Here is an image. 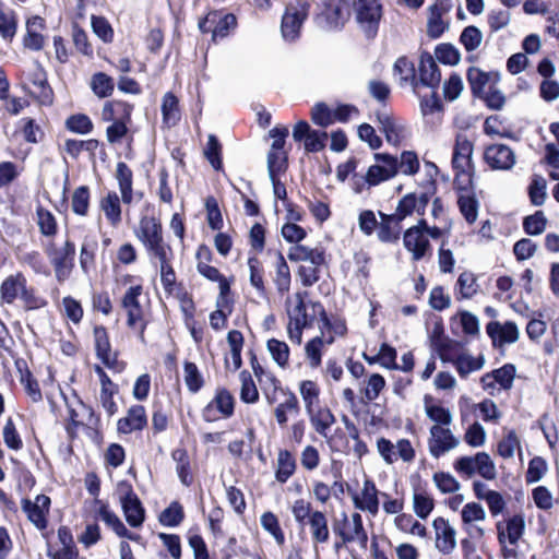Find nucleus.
<instances>
[{
  "label": "nucleus",
  "mask_w": 559,
  "mask_h": 559,
  "mask_svg": "<svg viewBox=\"0 0 559 559\" xmlns=\"http://www.w3.org/2000/svg\"><path fill=\"white\" fill-rule=\"evenodd\" d=\"M474 143L464 133H457L453 146L452 167L455 170V185L460 190L472 185L476 173L473 162Z\"/></svg>",
  "instance_id": "nucleus-1"
},
{
  "label": "nucleus",
  "mask_w": 559,
  "mask_h": 559,
  "mask_svg": "<svg viewBox=\"0 0 559 559\" xmlns=\"http://www.w3.org/2000/svg\"><path fill=\"white\" fill-rule=\"evenodd\" d=\"M454 469L466 478L473 477L476 473L487 480H493L497 477L496 465L486 452L459 457L454 462Z\"/></svg>",
  "instance_id": "nucleus-2"
},
{
  "label": "nucleus",
  "mask_w": 559,
  "mask_h": 559,
  "mask_svg": "<svg viewBox=\"0 0 559 559\" xmlns=\"http://www.w3.org/2000/svg\"><path fill=\"white\" fill-rule=\"evenodd\" d=\"M354 8L360 31L367 39H373L382 17V4L379 0H357Z\"/></svg>",
  "instance_id": "nucleus-3"
},
{
  "label": "nucleus",
  "mask_w": 559,
  "mask_h": 559,
  "mask_svg": "<svg viewBox=\"0 0 559 559\" xmlns=\"http://www.w3.org/2000/svg\"><path fill=\"white\" fill-rule=\"evenodd\" d=\"M323 11L317 16V23L325 31H340L350 16L348 0H322Z\"/></svg>",
  "instance_id": "nucleus-4"
},
{
  "label": "nucleus",
  "mask_w": 559,
  "mask_h": 559,
  "mask_svg": "<svg viewBox=\"0 0 559 559\" xmlns=\"http://www.w3.org/2000/svg\"><path fill=\"white\" fill-rule=\"evenodd\" d=\"M46 253L55 270L56 278L59 282L67 280L74 266L75 245L70 239H67L63 247L57 248L50 243L46 248Z\"/></svg>",
  "instance_id": "nucleus-5"
},
{
  "label": "nucleus",
  "mask_w": 559,
  "mask_h": 559,
  "mask_svg": "<svg viewBox=\"0 0 559 559\" xmlns=\"http://www.w3.org/2000/svg\"><path fill=\"white\" fill-rule=\"evenodd\" d=\"M310 9L307 0H296L286 7L282 17L281 31L286 40H295L299 36L300 27L306 20Z\"/></svg>",
  "instance_id": "nucleus-6"
},
{
  "label": "nucleus",
  "mask_w": 559,
  "mask_h": 559,
  "mask_svg": "<svg viewBox=\"0 0 559 559\" xmlns=\"http://www.w3.org/2000/svg\"><path fill=\"white\" fill-rule=\"evenodd\" d=\"M373 158L376 164L371 165L365 175L367 185L377 186L393 178L399 173V159L395 156L386 153H376Z\"/></svg>",
  "instance_id": "nucleus-7"
},
{
  "label": "nucleus",
  "mask_w": 559,
  "mask_h": 559,
  "mask_svg": "<svg viewBox=\"0 0 559 559\" xmlns=\"http://www.w3.org/2000/svg\"><path fill=\"white\" fill-rule=\"evenodd\" d=\"M121 490L124 493L120 498L121 507L123 510V514L126 516V521L132 527H139L143 524L145 518V510L133 491L132 486L127 481H121L119 484Z\"/></svg>",
  "instance_id": "nucleus-8"
},
{
  "label": "nucleus",
  "mask_w": 559,
  "mask_h": 559,
  "mask_svg": "<svg viewBox=\"0 0 559 559\" xmlns=\"http://www.w3.org/2000/svg\"><path fill=\"white\" fill-rule=\"evenodd\" d=\"M235 397L225 388H218L216 390L214 399L203 408L202 417L205 421L212 423L218 417L216 412L224 418H229L234 415Z\"/></svg>",
  "instance_id": "nucleus-9"
},
{
  "label": "nucleus",
  "mask_w": 559,
  "mask_h": 559,
  "mask_svg": "<svg viewBox=\"0 0 559 559\" xmlns=\"http://www.w3.org/2000/svg\"><path fill=\"white\" fill-rule=\"evenodd\" d=\"M440 81L441 73L433 57L427 51L421 52L418 64V76L416 75V82L412 85L414 92H416L419 86L436 90Z\"/></svg>",
  "instance_id": "nucleus-10"
},
{
  "label": "nucleus",
  "mask_w": 559,
  "mask_h": 559,
  "mask_svg": "<svg viewBox=\"0 0 559 559\" xmlns=\"http://www.w3.org/2000/svg\"><path fill=\"white\" fill-rule=\"evenodd\" d=\"M141 294L142 286L136 285L129 287L122 297L121 305L127 310V324L129 328H135L138 323H141L140 338L144 341L145 323H143V311L139 301Z\"/></svg>",
  "instance_id": "nucleus-11"
},
{
  "label": "nucleus",
  "mask_w": 559,
  "mask_h": 559,
  "mask_svg": "<svg viewBox=\"0 0 559 559\" xmlns=\"http://www.w3.org/2000/svg\"><path fill=\"white\" fill-rule=\"evenodd\" d=\"M457 445L459 440L453 436L449 428H444L440 425H433L430 428L428 448L433 457L438 459Z\"/></svg>",
  "instance_id": "nucleus-12"
},
{
  "label": "nucleus",
  "mask_w": 559,
  "mask_h": 559,
  "mask_svg": "<svg viewBox=\"0 0 559 559\" xmlns=\"http://www.w3.org/2000/svg\"><path fill=\"white\" fill-rule=\"evenodd\" d=\"M50 508V498L46 495L36 496L34 501L29 499L22 500V510L26 513L27 519L38 528L47 527V514Z\"/></svg>",
  "instance_id": "nucleus-13"
},
{
  "label": "nucleus",
  "mask_w": 559,
  "mask_h": 559,
  "mask_svg": "<svg viewBox=\"0 0 559 559\" xmlns=\"http://www.w3.org/2000/svg\"><path fill=\"white\" fill-rule=\"evenodd\" d=\"M484 159L492 169L509 170L515 164V154L506 144H491L486 147Z\"/></svg>",
  "instance_id": "nucleus-14"
},
{
  "label": "nucleus",
  "mask_w": 559,
  "mask_h": 559,
  "mask_svg": "<svg viewBox=\"0 0 559 559\" xmlns=\"http://www.w3.org/2000/svg\"><path fill=\"white\" fill-rule=\"evenodd\" d=\"M432 526L436 531L437 549L444 555L451 554L456 547L455 530L443 518L435 519Z\"/></svg>",
  "instance_id": "nucleus-15"
},
{
  "label": "nucleus",
  "mask_w": 559,
  "mask_h": 559,
  "mask_svg": "<svg viewBox=\"0 0 559 559\" xmlns=\"http://www.w3.org/2000/svg\"><path fill=\"white\" fill-rule=\"evenodd\" d=\"M429 338L432 349L438 354L441 360H453L452 355L456 348V343L444 335L443 325L441 323L435 324Z\"/></svg>",
  "instance_id": "nucleus-16"
},
{
  "label": "nucleus",
  "mask_w": 559,
  "mask_h": 559,
  "mask_svg": "<svg viewBox=\"0 0 559 559\" xmlns=\"http://www.w3.org/2000/svg\"><path fill=\"white\" fill-rule=\"evenodd\" d=\"M136 237L145 248L151 245H156V242H162L164 238L160 222L155 217H143L140 221Z\"/></svg>",
  "instance_id": "nucleus-17"
},
{
  "label": "nucleus",
  "mask_w": 559,
  "mask_h": 559,
  "mask_svg": "<svg viewBox=\"0 0 559 559\" xmlns=\"http://www.w3.org/2000/svg\"><path fill=\"white\" fill-rule=\"evenodd\" d=\"M404 247L412 252L413 260L419 261L430 249V242L426 235L419 233L417 228H408L403 237Z\"/></svg>",
  "instance_id": "nucleus-18"
},
{
  "label": "nucleus",
  "mask_w": 559,
  "mask_h": 559,
  "mask_svg": "<svg viewBox=\"0 0 559 559\" xmlns=\"http://www.w3.org/2000/svg\"><path fill=\"white\" fill-rule=\"evenodd\" d=\"M147 424L145 408L142 405H133L129 408L126 417L120 418L117 424L120 433H131L134 430H142Z\"/></svg>",
  "instance_id": "nucleus-19"
},
{
  "label": "nucleus",
  "mask_w": 559,
  "mask_h": 559,
  "mask_svg": "<svg viewBox=\"0 0 559 559\" xmlns=\"http://www.w3.org/2000/svg\"><path fill=\"white\" fill-rule=\"evenodd\" d=\"M355 508L369 511L371 514H377L379 510L378 489L374 483L370 479L364 481L361 497L355 495L353 497Z\"/></svg>",
  "instance_id": "nucleus-20"
},
{
  "label": "nucleus",
  "mask_w": 559,
  "mask_h": 559,
  "mask_svg": "<svg viewBox=\"0 0 559 559\" xmlns=\"http://www.w3.org/2000/svg\"><path fill=\"white\" fill-rule=\"evenodd\" d=\"M287 257L293 262L325 263L324 250L319 247L310 248L304 245H295L289 248Z\"/></svg>",
  "instance_id": "nucleus-21"
},
{
  "label": "nucleus",
  "mask_w": 559,
  "mask_h": 559,
  "mask_svg": "<svg viewBox=\"0 0 559 559\" xmlns=\"http://www.w3.org/2000/svg\"><path fill=\"white\" fill-rule=\"evenodd\" d=\"M377 120L379 122V129L384 133L385 139L393 145H399L405 128L395 122L393 117L386 111H377Z\"/></svg>",
  "instance_id": "nucleus-22"
},
{
  "label": "nucleus",
  "mask_w": 559,
  "mask_h": 559,
  "mask_svg": "<svg viewBox=\"0 0 559 559\" xmlns=\"http://www.w3.org/2000/svg\"><path fill=\"white\" fill-rule=\"evenodd\" d=\"M487 334L495 343L499 336L500 343H515L519 340V329L514 322L508 321L500 324L497 321L489 322L486 326Z\"/></svg>",
  "instance_id": "nucleus-23"
},
{
  "label": "nucleus",
  "mask_w": 559,
  "mask_h": 559,
  "mask_svg": "<svg viewBox=\"0 0 559 559\" xmlns=\"http://www.w3.org/2000/svg\"><path fill=\"white\" fill-rule=\"evenodd\" d=\"M27 281L22 273L8 276L0 286V298L2 302L11 305L20 297Z\"/></svg>",
  "instance_id": "nucleus-24"
},
{
  "label": "nucleus",
  "mask_w": 559,
  "mask_h": 559,
  "mask_svg": "<svg viewBox=\"0 0 559 559\" xmlns=\"http://www.w3.org/2000/svg\"><path fill=\"white\" fill-rule=\"evenodd\" d=\"M133 106L122 100L107 102L102 110V119L104 121L118 120L130 122Z\"/></svg>",
  "instance_id": "nucleus-25"
},
{
  "label": "nucleus",
  "mask_w": 559,
  "mask_h": 559,
  "mask_svg": "<svg viewBox=\"0 0 559 559\" xmlns=\"http://www.w3.org/2000/svg\"><path fill=\"white\" fill-rule=\"evenodd\" d=\"M116 179L118 181L119 190L121 192L122 202L124 204H130L133 200V173L124 162H119L117 164Z\"/></svg>",
  "instance_id": "nucleus-26"
},
{
  "label": "nucleus",
  "mask_w": 559,
  "mask_h": 559,
  "mask_svg": "<svg viewBox=\"0 0 559 559\" xmlns=\"http://www.w3.org/2000/svg\"><path fill=\"white\" fill-rule=\"evenodd\" d=\"M312 540L316 544H325L330 538L328 518L321 511H313L308 520Z\"/></svg>",
  "instance_id": "nucleus-27"
},
{
  "label": "nucleus",
  "mask_w": 559,
  "mask_h": 559,
  "mask_svg": "<svg viewBox=\"0 0 559 559\" xmlns=\"http://www.w3.org/2000/svg\"><path fill=\"white\" fill-rule=\"evenodd\" d=\"M99 207L111 226L116 227L121 223L120 199L115 191H109L100 200Z\"/></svg>",
  "instance_id": "nucleus-28"
},
{
  "label": "nucleus",
  "mask_w": 559,
  "mask_h": 559,
  "mask_svg": "<svg viewBox=\"0 0 559 559\" xmlns=\"http://www.w3.org/2000/svg\"><path fill=\"white\" fill-rule=\"evenodd\" d=\"M297 467L296 459L288 450H280L277 454V465L275 479L285 484L295 473Z\"/></svg>",
  "instance_id": "nucleus-29"
},
{
  "label": "nucleus",
  "mask_w": 559,
  "mask_h": 559,
  "mask_svg": "<svg viewBox=\"0 0 559 559\" xmlns=\"http://www.w3.org/2000/svg\"><path fill=\"white\" fill-rule=\"evenodd\" d=\"M311 425L314 430L322 437H326L328 430L336 421L335 416L328 407H320L308 413Z\"/></svg>",
  "instance_id": "nucleus-30"
},
{
  "label": "nucleus",
  "mask_w": 559,
  "mask_h": 559,
  "mask_svg": "<svg viewBox=\"0 0 559 559\" xmlns=\"http://www.w3.org/2000/svg\"><path fill=\"white\" fill-rule=\"evenodd\" d=\"M496 81L499 79L498 73L484 72L478 68L472 67L467 70V81L471 86V92L475 97H483L485 86L491 79Z\"/></svg>",
  "instance_id": "nucleus-31"
},
{
  "label": "nucleus",
  "mask_w": 559,
  "mask_h": 559,
  "mask_svg": "<svg viewBox=\"0 0 559 559\" xmlns=\"http://www.w3.org/2000/svg\"><path fill=\"white\" fill-rule=\"evenodd\" d=\"M282 393L286 396V400L278 404L274 411L276 421L280 426L284 427L287 424V412L298 414L299 402L297 396L289 390H282Z\"/></svg>",
  "instance_id": "nucleus-32"
},
{
  "label": "nucleus",
  "mask_w": 559,
  "mask_h": 559,
  "mask_svg": "<svg viewBox=\"0 0 559 559\" xmlns=\"http://www.w3.org/2000/svg\"><path fill=\"white\" fill-rule=\"evenodd\" d=\"M274 284L278 293L284 294L290 288V270L281 252L276 253Z\"/></svg>",
  "instance_id": "nucleus-33"
},
{
  "label": "nucleus",
  "mask_w": 559,
  "mask_h": 559,
  "mask_svg": "<svg viewBox=\"0 0 559 559\" xmlns=\"http://www.w3.org/2000/svg\"><path fill=\"white\" fill-rule=\"evenodd\" d=\"M162 115L163 122L168 127L175 126L180 119L178 98L170 92L163 96Z\"/></svg>",
  "instance_id": "nucleus-34"
},
{
  "label": "nucleus",
  "mask_w": 559,
  "mask_h": 559,
  "mask_svg": "<svg viewBox=\"0 0 559 559\" xmlns=\"http://www.w3.org/2000/svg\"><path fill=\"white\" fill-rule=\"evenodd\" d=\"M454 361L456 370L462 378H466L471 372L477 371L484 367V356L473 357L467 354H461Z\"/></svg>",
  "instance_id": "nucleus-35"
},
{
  "label": "nucleus",
  "mask_w": 559,
  "mask_h": 559,
  "mask_svg": "<svg viewBox=\"0 0 559 559\" xmlns=\"http://www.w3.org/2000/svg\"><path fill=\"white\" fill-rule=\"evenodd\" d=\"M183 379L191 393H198L204 385V378L198 366L191 361L183 364Z\"/></svg>",
  "instance_id": "nucleus-36"
},
{
  "label": "nucleus",
  "mask_w": 559,
  "mask_h": 559,
  "mask_svg": "<svg viewBox=\"0 0 559 559\" xmlns=\"http://www.w3.org/2000/svg\"><path fill=\"white\" fill-rule=\"evenodd\" d=\"M506 532V540L511 545H516L518 542L522 538L525 532V520L523 514H515L508 519L507 525L504 528Z\"/></svg>",
  "instance_id": "nucleus-37"
},
{
  "label": "nucleus",
  "mask_w": 559,
  "mask_h": 559,
  "mask_svg": "<svg viewBox=\"0 0 559 559\" xmlns=\"http://www.w3.org/2000/svg\"><path fill=\"white\" fill-rule=\"evenodd\" d=\"M241 382L240 388V400L247 404H253L259 400V391L254 381L252 380L251 373L247 370H242L239 373Z\"/></svg>",
  "instance_id": "nucleus-38"
},
{
  "label": "nucleus",
  "mask_w": 559,
  "mask_h": 559,
  "mask_svg": "<svg viewBox=\"0 0 559 559\" xmlns=\"http://www.w3.org/2000/svg\"><path fill=\"white\" fill-rule=\"evenodd\" d=\"M445 29V25L442 21V11L437 3L429 8V17L427 21V35L428 37L436 39L439 38Z\"/></svg>",
  "instance_id": "nucleus-39"
},
{
  "label": "nucleus",
  "mask_w": 559,
  "mask_h": 559,
  "mask_svg": "<svg viewBox=\"0 0 559 559\" xmlns=\"http://www.w3.org/2000/svg\"><path fill=\"white\" fill-rule=\"evenodd\" d=\"M299 391L305 403L306 413H311L312 409L319 406L318 385L311 380H305L300 383Z\"/></svg>",
  "instance_id": "nucleus-40"
},
{
  "label": "nucleus",
  "mask_w": 559,
  "mask_h": 559,
  "mask_svg": "<svg viewBox=\"0 0 559 559\" xmlns=\"http://www.w3.org/2000/svg\"><path fill=\"white\" fill-rule=\"evenodd\" d=\"M185 519V512L182 506L178 501H173L169 507H167L159 514V522L164 526L175 527L178 526Z\"/></svg>",
  "instance_id": "nucleus-41"
},
{
  "label": "nucleus",
  "mask_w": 559,
  "mask_h": 559,
  "mask_svg": "<svg viewBox=\"0 0 559 559\" xmlns=\"http://www.w3.org/2000/svg\"><path fill=\"white\" fill-rule=\"evenodd\" d=\"M382 222L379 225L378 238L382 242H395L400 238V224L395 219H388L389 215L380 213Z\"/></svg>",
  "instance_id": "nucleus-42"
},
{
  "label": "nucleus",
  "mask_w": 559,
  "mask_h": 559,
  "mask_svg": "<svg viewBox=\"0 0 559 559\" xmlns=\"http://www.w3.org/2000/svg\"><path fill=\"white\" fill-rule=\"evenodd\" d=\"M97 240L86 236L82 242L80 250V265L83 272L87 273L95 263V251L97 249Z\"/></svg>",
  "instance_id": "nucleus-43"
},
{
  "label": "nucleus",
  "mask_w": 559,
  "mask_h": 559,
  "mask_svg": "<svg viewBox=\"0 0 559 559\" xmlns=\"http://www.w3.org/2000/svg\"><path fill=\"white\" fill-rule=\"evenodd\" d=\"M394 74L400 76L401 84H411L416 82V69L412 61L406 57H400L393 67Z\"/></svg>",
  "instance_id": "nucleus-44"
},
{
  "label": "nucleus",
  "mask_w": 559,
  "mask_h": 559,
  "mask_svg": "<svg viewBox=\"0 0 559 559\" xmlns=\"http://www.w3.org/2000/svg\"><path fill=\"white\" fill-rule=\"evenodd\" d=\"M307 295V292L305 293H296L295 298L297 300V304L295 308L292 311H288L289 320L297 322L301 325L311 326L314 321L313 316H309L306 310V305L304 297Z\"/></svg>",
  "instance_id": "nucleus-45"
},
{
  "label": "nucleus",
  "mask_w": 559,
  "mask_h": 559,
  "mask_svg": "<svg viewBox=\"0 0 559 559\" xmlns=\"http://www.w3.org/2000/svg\"><path fill=\"white\" fill-rule=\"evenodd\" d=\"M90 206V189L87 186H80L73 191L71 198L72 211L80 216L87 215Z\"/></svg>",
  "instance_id": "nucleus-46"
},
{
  "label": "nucleus",
  "mask_w": 559,
  "mask_h": 559,
  "mask_svg": "<svg viewBox=\"0 0 559 559\" xmlns=\"http://www.w3.org/2000/svg\"><path fill=\"white\" fill-rule=\"evenodd\" d=\"M417 197L415 193H408L403 197L397 206L395 213L388 216V219H395L396 224H400L406 216L416 212Z\"/></svg>",
  "instance_id": "nucleus-47"
},
{
  "label": "nucleus",
  "mask_w": 559,
  "mask_h": 559,
  "mask_svg": "<svg viewBox=\"0 0 559 559\" xmlns=\"http://www.w3.org/2000/svg\"><path fill=\"white\" fill-rule=\"evenodd\" d=\"M114 80L104 72L95 73L92 76L91 88L100 98L108 97L114 91Z\"/></svg>",
  "instance_id": "nucleus-48"
},
{
  "label": "nucleus",
  "mask_w": 559,
  "mask_h": 559,
  "mask_svg": "<svg viewBox=\"0 0 559 559\" xmlns=\"http://www.w3.org/2000/svg\"><path fill=\"white\" fill-rule=\"evenodd\" d=\"M266 348L273 360L282 368L286 367L289 358V347L285 342L271 338L266 343Z\"/></svg>",
  "instance_id": "nucleus-49"
},
{
  "label": "nucleus",
  "mask_w": 559,
  "mask_h": 559,
  "mask_svg": "<svg viewBox=\"0 0 559 559\" xmlns=\"http://www.w3.org/2000/svg\"><path fill=\"white\" fill-rule=\"evenodd\" d=\"M481 41L483 33L474 25L466 26L460 35V43L468 52L476 50Z\"/></svg>",
  "instance_id": "nucleus-50"
},
{
  "label": "nucleus",
  "mask_w": 559,
  "mask_h": 559,
  "mask_svg": "<svg viewBox=\"0 0 559 559\" xmlns=\"http://www.w3.org/2000/svg\"><path fill=\"white\" fill-rule=\"evenodd\" d=\"M547 225V218L543 211H537L533 215L526 216L523 221V228L527 235L537 236L544 233Z\"/></svg>",
  "instance_id": "nucleus-51"
},
{
  "label": "nucleus",
  "mask_w": 559,
  "mask_h": 559,
  "mask_svg": "<svg viewBox=\"0 0 559 559\" xmlns=\"http://www.w3.org/2000/svg\"><path fill=\"white\" fill-rule=\"evenodd\" d=\"M456 285L461 298L469 299L477 294L478 284L472 272H463L460 274Z\"/></svg>",
  "instance_id": "nucleus-52"
},
{
  "label": "nucleus",
  "mask_w": 559,
  "mask_h": 559,
  "mask_svg": "<svg viewBox=\"0 0 559 559\" xmlns=\"http://www.w3.org/2000/svg\"><path fill=\"white\" fill-rule=\"evenodd\" d=\"M438 61L449 66H455L461 60V53L452 44H439L435 49Z\"/></svg>",
  "instance_id": "nucleus-53"
},
{
  "label": "nucleus",
  "mask_w": 559,
  "mask_h": 559,
  "mask_svg": "<svg viewBox=\"0 0 559 559\" xmlns=\"http://www.w3.org/2000/svg\"><path fill=\"white\" fill-rule=\"evenodd\" d=\"M457 205L467 223L473 224L477 219L478 202L474 195H460Z\"/></svg>",
  "instance_id": "nucleus-54"
},
{
  "label": "nucleus",
  "mask_w": 559,
  "mask_h": 559,
  "mask_svg": "<svg viewBox=\"0 0 559 559\" xmlns=\"http://www.w3.org/2000/svg\"><path fill=\"white\" fill-rule=\"evenodd\" d=\"M262 527L269 532L276 540L278 545H283L285 542L284 533L280 526L276 515L272 512H265L261 516Z\"/></svg>",
  "instance_id": "nucleus-55"
},
{
  "label": "nucleus",
  "mask_w": 559,
  "mask_h": 559,
  "mask_svg": "<svg viewBox=\"0 0 559 559\" xmlns=\"http://www.w3.org/2000/svg\"><path fill=\"white\" fill-rule=\"evenodd\" d=\"M37 224L44 236L52 237L57 234V222L55 216L43 207L37 210Z\"/></svg>",
  "instance_id": "nucleus-56"
},
{
  "label": "nucleus",
  "mask_w": 559,
  "mask_h": 559,
  "mask_svg": "<svg viewBox=\"0 0 559 559\" xmlns=\"http://www.w3.org/2000/svg\"><path fill=\"white\" fill-rule=\"evenodd\" d=\"M248 266L250 270V284L260 293V295H264L265 286L261 262L257 257H250L248 259Z\"/></svg>",
  "instance_id": "nucleus-57"
},
{
  "label": "nucleus",
  "mask_w": 559,
  "mask_h": 559,
  "mask_svg": "<svg viewBox=\"0 0 559 559\" xmlns=\"http://www.w3.org/2000/svg\"><path fill=\"white\" fill-rule=\"evenodd\" d=\"M17 28V20L13 12H4L0 9V35L5 40H12Z\"/></svg>",
  "instance_id": "nucleus-58"
},
{
  "label": "nucleus",
  "mask_w": 559,
  "mask_h": 559,
  "mask_svg": "<svg viewBox=\"0 0 559 559\" xmlns=\"http://www.w3.org/2000/svg\"><path fill=\"white\" fill-rule=\"evenodd\" d=\"M94 34L104 43H111L114 39V29L104 16L93 15L91 19Z\"/></svg>",
  "instance_id": "nucleus-59"
},
{
  "label": "nucleus",
  "mask_w": 559,
  "mask_h": 559,
  "mask_svg": "<svg viewBox=\"0 0 559 559\" xmlns=\"http://www.w3.org/2000/svg\"><path fill=\"white\" fill-rule=\"evenodd\" d=\"M287 169V153L269 152L267 153V173L269 177H277Z\"/></svg>",
  "instance_id": "nucleus-60"
},
{
  "label": "nucleus",
  "mask_w": 559,
  "mask_h": 559,
  "mask_svg": "<svg viewBox=\"0 0 559 559\" xmlns=\"http://www.w3.org/2000/svg\"><path fill=\"white\" fill-rule=\"evenodd\" d=\"M67 128L79 134H87L93 130V122L88 116L79 114L69 117L66 121Z\"/></svg>",
  "instance_id": "nucleus-61"
},
{
  "label": "nucleus",
  "mask_w": 559,
  "mask_h": 559,
  "mask_svg": "<svg viewBox=\"0 0 559 559\" xmlns=\"http://www.w3.org/2000/svg\"><path fill=\"white\" fill-rule=\"evenodd\" d=\"M515 371L516 369L514 365L506 364L501 368L491 371V373L493 376V380L499 383L502 389L509 390L512 388Z\"/></svg>",
  "instance_id": "nucleus-62"
},
{
  "label": "nucleus",
  "mask_w": 559,
  "mask_h": 559,
  "mask_svg": "<svg viewBox=\"0 0 559 559\" xmlns=\"http://www.w3.org/2000/svg\"><path fill=\"white\" fill-rule=\"evenodd\" d=\"M433 481L442 493H452L460 489V483L449 473H435Z\"/></svg>",
  "instance_id": "nucleus-63"
},
{
  "label": "nucleus",
  "mask_w": 559,
  "mask_h": 559,
  "mask_svg": "<svg viewBox=\"0 0 559 559\" xmlns=\"http://www.w3.org/2000/svg\"><path fill=\"white\" fill-rule=\"evenodd\" d=\"M72 39L75 48L84 56L93 55V47L88 41V36L76 23L72 26Z\"/></svg>",
  "instance_id": "nucleus-64"
}]
</instances>
